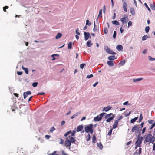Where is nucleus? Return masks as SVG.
<instances>
[{
	"label": "nucleus",
	"mask_w": 155,
	"mask_h": 155,
	"mask_svg": "<svg viewBox=\"0 0 155 155\" xmlns=\"http://www.w3.org/2000/svg\"><path fill=\"white\" fill-rule=\"evenodd\" d=\"M145 141L146 142L153 143L154 142V137L151 134H148L147 135Z\"/></svg>",
	"instance_id": "f257e3e1"
},
{
	"label": "nucleus",
	"mask_w": 155,
	"mask_h": 155,
	"mask_svg": "<svg viewBox=\"0 0 155 155\" xmlns=\"http://www.w3.org/2000/svg\"><path fill=\"white\" fill-rule=\"evenodd\" d=\"M84 129L86 133L90 132L91 134H92L93 132V125L92 124H90L87 125L85 127Z\"/></svg>",
	"instance_id": "f03ea898"
},
{
	"label": "nucleus",
	"mask_w": 155,
	"mask_h": 155,
	"mask_svg": "<svg viewBox=\"0 0 155 155\" xmlns=\"http://www.w3.org/2000/svg\"><path fill=\"white\" fill-rule=\"evenodd\" d=\"M115 117L114 115L112 113L107 114L105 116V118L106 119L107 122H110L114 119Z\"/></svg>",
	"instance_id": "7ed1b4c3"
},
{
	"label": "nucleus",
	"mask_w": 155,
	"mask_h": 155,
	"mask_svg": "<svg viewBox=\"0 0 155 155\" xmlns=\"http://www.w3.org/2000/svg\"><path fill=\"white\" fill-rule=\"evenodd\" d=\"M140 133L137 137L138 139L136 142V146L135 147V149H137L138 147H140L141 146V144L142 141L143 137H141L140 138Z\"/></svg>",
	"instance_id": "20e7f679"
},
{
	"label": "nucleus",
	"mask_w": 155,
	"mask_h": 155,
	"mask_svg": "<svg viewBox=\"0 0 155 155\" xmlns=\"http://www.w3.org/2000/svg\"><path fill=\"white\" fill-rule=\"evenodd\" d=\"M104 49L107 53L115 55L116 54V53L114 52L112 50L110 49L108 46H106L104 48Z\"/></svg>",
	"instance_id": "39448f33"
},
{
	"label": "nucleus",
	"mask_w": 155,
	"mask_h": 155,
	"mask_svg": "<svg viewBox=\"0 0 155 155\" xmlns=\"http://www.w3.org/2000/svg\"><path fill=\"white\" fill-rule=\"evenodd\" d=\"M75 130H73V131H71V130H70L68 131L66 134H65L64 135V136L65 137H67L68 135L70 134H71V137H73L75 136Z\"/></svg>",
	"instance_id": "423d86ee"
},
{
	"label": "nucleus",
	"mask_w": 155,
	"mask_h": 155,
	"mask_svg": "<svg viewBox=\"0 0 155 155\" xmlns=\"http://www.w3.org/2000/svg\"><path fill=\"white\" fill-rule=\"evenodd\" d=\"M123 24L126 23L128 21V17L126 15H124V17L120 19Z\"/></svg>",
	"instance_id": "0eeeda50"
},
{
	"label": "nucleus",
	"mask_w": 155,
	"mask_h": 155,
	"mask_svg": "<svg viewBox=\"0 0 155 155\" xmlns=\"http://www.w3.org/2000/svg\"><path fill=\"white\" fill-rule=\"evenodd\" d=\"M139 127H138V126L136 125H135L132 128L131 131L132 132H135L137 133V132H139Z\"/></svg>",
	"instance_id": "6e6552de"
},
{
	"label": "nucleus",
	"mask_w": 155,
	"mask_h": 155,
	"mask_svg": "<svg viewBox=\"0 0 155 155\" xmlns=\"http://www.w3.org/2000/svg\"><path fill=\"white\" fill-rule=\"evenodd\" d=\"M71 145V141H70L69 139H67L65 142V146L66 147H69V149H70V146Z\"/></svg>",
	"instance_id": "1a4fd4ad"
},
{
	"label": "nucleus",
	"mask_w": 155,
	"mask_h": 155,
	"mask_svg": "<svg viewBox=\"0 0 155 155\" xmlns=\"http://www.w3.org/2000/svg\"><path fill=\"white\" fill-rule=\"evenodd\" d=\"M84 35L85 36V40H87L90 37V35L89 33L88 32H84Z\"/></svg>",
	"instance_id": "9d476101"
},
{
	"label": "nucleus",
	"mask_w": 155,
	"mask_h": 155,
	"mask_svg": "<svg viewBox=\"0 0 155 155\" xmlns=\"http://www.w3.org/2000/svg\"><path fill=\"white\" fill-rule=\"evenodd\" d=\"M83 127L82 125H80L78 126L77 128V131L79 132L81 131L83 129Z\"/></svg>",
	"instance_id": "9b49d317"
},
{
	"label": "nucleus",
	"mask_w": 155,
	"mask_h": 155,
	"mask_svg": "<svg viewBox=\"0 0 155 155\" xmlns=\"http://www.w3.org/2000/svg\"><path fill=\"white\" fill-rule=\"evenodd\" d=\"M118 123V122L117 120H115L114 122L112 128L115 129L117 127Z\"/></svg>",
	"instance_id": "f8f14e48"
},
{
	"label": "nucleus",
	"mask_w": 155,
	"mask_h": 155,
	"mask_svg": "<svg viewBox=\"0 0 155 155\" xmlns=\"http://www.w3.org/2000/svg\"><path fill=\"white\" fill-rule=\"evenodd\" d=\"M68 138L70 140V141H71V143H74L75 140V139L71 136H68Z\"/></svg>",
	"instance_id": "ddd939ff"
},
{
	"label": "nucleus",
	"mask_w": 155,
	"mask_h": 155,
	"mask_svg": "<svg viewBox=\"0 0 155 155\" xmlns=\"http://www.w3.org/2000/svg\"><path fill=\"white\" fill-rule=\"evenodd\" d=\"M101 119H102L101 117H100L99 116H97L94 118V120L95 121H100Z\"/></svg>",
	"instance_id": "4468645a"
},
{
	"label": "nucleus",
	"mask_w": 155,
	"mask_h": 155,
	"mask_svg": "<svg viewBox=\"0 0 155 155\" xmlns=\"http://www.w3.org/2000/svg\"><path fill=\"white\" fill-rule=\"evenodd\" d=\"M111 107H110V106H108L106 107H104L103 109V110L105 112H107L111 109Z\"/></svg>",
	"instance_id": "2eb2a0df"
},
{
	"label": "nucleus",
	"mask_w": 155,
	"mask_h": 155,
	"mask_svg": "<svg viewBox=\"0 0 155 155\" xmlns=\"http://www.w3.org/2000/svg\"><path fill=\"white\" fill-rule=\"evenodd\" d=\"M107 64L110 66H114V62L111 61H108L107 62Z\"/></svg>",
	"instance_id": "dca6fc26"
},
{
	"label": "nucleus",
	"mask_w": 155,
	"mask_h": 155,
	"mask_svg": "<svg viewBox=\"0 0 155 155\" xmlns=\"http://www.w3.org/2000/svg\"><path fill=\"white\" fill-rule=\"evenodd\" d=\"M108 59L110 60H113L116 59V57L114 55L110 56L108 57Z\"/></svg>",
	"instance_id": "f3484780"
},
{
	"label": "nucleus",
	"mask_w": 155,
	"mask_h": 155,
	"mask_svg": "<svg viewBox=\"0 0 155 155\" xmlns=\"http://www.w3.org/2000/svg\"><path fill=\"white\" fill-rule=\"evenodd\" d=\"M117 49L119 50H122L123 49V47L122 45H118L116 47Z\"/></svg>",
	"instance_id": "a211bd4d"
},
{
	"label": "nucleus",
	"mask_w": 155,
	"mask_h": 155,
	"mask_svg": "<svg viewBox=\"0 0 155 155\" xmlns=\"http://www.w3.org/2000/svg\"><path fill=\"white\" fill-rule=\"evenodd\" d=\"M94 28L93 29L94 32H96L98 31V29H97V27H96L95 23V21H94Z\"/></svg>",
	"instance_id": "6ab92c4d"
},
{
	"label": "nucleus",
	"mask_w": 155,
	"mask_h": 155,
	"mask_svg": "<svg viewBox=\"0 0 155 155\" xmlns=\"http://www.w3.org/2000/svg\"><path fill=\"white\" fill-rule=\"evenodd\" d=\"M62 34L61 33H58L55 37V38L56 39H58L61 37L62 36Z\"/></svg>",
	"instance_id": "aec40b11"
},
{
	"label": "nucleus",
	"mask_w": 155,
	"mask_h": 155,
	"mask_svg": "<svg viewBox=\"0 0 155 155\" xmlns=\"http://www.w3.org/2000/svg\"><path fill=\"white\" fill-rule=\"evenodd\" d=\"M127 4L126 2H124L123 8H124V11L125 12L127 11Z\"/></svg>",
	"instance_id": "412c9836"
},
{
	"label": "nucleus",
	"mask_w": 155,
	"mask_h": 155,
	"mask_svg": "<svg viewBox=\"0 0 155 155\" xmlns=\"http://www.w3.org/2000/svg\"><path fill=\"white\" fill-rule=\"evenodd\" d=\"M22 69L25 71V73L26 74H28V69L27 68L24 67L23 66H22Z\"/></svg>",
	"instance_id": "4be33fe9"
},
{
	"label": "nucleus",
	"mask_w": 155,
	"mask_h": 155,
	"mask_svg": "<svg viewBox=\"0 0 155 155\" xmlns=\"http://www.w3.org/2000/svg\"><path fill=\"white\" fill-rule=\"evenodd\" d=\"M86 140L87 141H89L91 139L90 134L89 133L85 137Z\"/></svg>",
	"instance_id": "5701e85b"
},
{
	"label": "nucleus",
	"mask_w": 155,
	"mask_h": 155,
	"mask_svg": "<svg viewBox=\"0 0 155 155\" xmlns=\"http://www.w3.org/2000/svg\"><path fill=\"white\" fill-rule=\"evenodd\" d=\"M150 6L152 10H155V5L154 3L151 4Z\"/></svg>",
	"instance_id": "b1692460"
},
{
	"label": "nucleus",
	"mask_w": 155,
	"mask_h": 155,
	"mask_svg": "<svg viewBox=\"0 0 155 155\" xmlns=\"http://www.w3.org/2000/svg\"><path fill=\"white\" fill-rule=\"evenodd\" d=\"M130 12L132 15H135V10L133 8H130Z\"/></svg>",
	"instance_id": "393cba45"
},
{
	"label": "nucleus",
	"mask_w": 155,
	"mask_h": 155,
	"mask_svg": "<svg viewBox=\"0 0 155 155\" xmlns=\"http://www.w3.org/2000/svg\"><path fill=\"white\" fill-rule=\"evenodd\" d=\"M102 9H100L99 12V14L98 15L97 19L98 18H100L101 16V17H102V16L101 15L102 14Z\"/></svg>",
	"instance_id": "a878e982"
},
{
	"label": "nucleus",
	"mask_w": 155,
	"mask_h": 155,
	"mask_svg": "<svg viewBox=\"0 0 155 155\" xmlns=\"http://www.w3.org/2000/svg\"><path fill=\"white\" fill-rule=\"evenodd\" d=\"M143 78H139L136 79H134L133 80V81L134 82H136L137 81H140L142 80Z\"/></svg>",
	"instance_id": "bb28decb"
},
{
	"label": "nucleus",
	"mask_w": 155,
	"mask_h": 155,
	"mask_svg": "<svg viewBox=\"0 0 155 155\" xmlns=\"http://www.w3.org/2000/svg\"><path fill=\"white\" fill-rule=\"evenodd\" d=\"M80 112H77L76 113V114L73 115H72L71 117V119H73L76 116H78L79 114H80Z\"/></svg>",
	"instance_id": "cd10ccee"
},
{
	"label": "nucleus",
	"mask_w": 155,
	"mask_h": 155,
	"mask_svg": "<svg viewBox=\"0 0 155 155\" xmlns=\"http://www.w3.org/2000/svg\"><path fill=\"white\" fill-rule=\"evenodd\" d=\"M68 48L69 49H72V43L71 42H70L68 43Z\"/></svg>",
	"instance_id": "c85d7f7f"
},
{
	"label": "nucleus",
	"mask_w": 155,
	"mask_h": 155,
	"mask_svg": "<svg viewBox=\"0 0 155 155\" xmlns=\"http://www.w3.org/2000/svg\"><path fill=\"white\" fill-rule=\"evenodd\" d=\"M138 119V117H135L134 118L130 120V123H133L134 122Z\"/></svg>",
	"instance_id": "c756f323"
},
{
	"label": "nucleus",
	"mask_w": 155,
	"mask_h": 155,
	"mask_svg": "<svg viewBox=\"0 0 155 155\" xmlns=\"http://www.w3.org/2000/svg\"><path fill=\"white\" fill-rule=\"evenodd\" d=\"M112 22L113 24L116 25H119V23L117 20L112 21Z\"/></svg>",
	"instance_id": "7c9ffc66"
},
{
	"label": "nucleus",
	"mask_w": 155,
	"mask_h": 155,
	"mask_svg": "<svg viewBox=\"0 0 155 155\" xmlns=\"http://www.w3.org/2000/svg\"><path fill=\"white\" fill-rule=\"evenodd\" d=\"M86 44L87 45L88 47H91L92 45V44L91 43V42L90 41H87Z\"/></svg>",
	"instance_id": "2f4dec72"
},
{
	"label": "nucleus",
	"mask_w": 155,
	"mask_h": 155,
	"mask_svg": "<svg viewBox=\"0 0 155 155\" xmlns=\"http://www.w3.org/2000/svg\"><path fill=\"white\" fill-rule=\"evenodd\" d=\"M96 141V137L94 135L92 137V142L93 143H95V141Z\"/></svg>",
	"instance_id": "473e14b6"
},
{
	"label": "nucleus",
	"mask_w": 155,
	"mask_h": 155,
	"mask_svg": "<svg viewBox=\"0 0 155 155\" xmlns=\"http://www.w3.org/2000/svg\"><path fill=\"white\" fill-rule=\"evenodd\" d=\"M150 30V27L149 26L146 27L145 28V31L146 33H148Z\"/></svg>",
	"instance_id": "72a5a7b5"
},
{
	"label": "nucleus",
	"mask_w": 155,
	"mask_h": 155,
	"mask_svg": "<svg viewBox=\"0 0 155 155\" xmlns=\"http://www.w3.org/2000/svg\"><path fill=\"white\" fill-rule=\"evenodd\" d=\"M97 146L100 148V149H102L103 148V146L101 143H97Z\"/></svg>",
	"instance_id": "f704fd0d"
},
{
	"label": "nucleus",
	"mask_w": 155,
	"mask_h": 155,
	"mask_svg": "<svg viewBox=\"0 0 155 155\" xmlns=\"http://www.w3.org/2000/svg\"><path fill=\"white\" fill-rule=\"evenodd\" d=\"M143 118V117L142 116V114L141 113L140 114V117H139V122H140L142 120Z\"/></svg>",
	"instance_id": "c9c22d12"
},
{
	"label": "nucleus",
	"mask_w": 155,
	"mask_h": 155,
	"mask_svg": "<svg viewBox=\"0 0 155 155\" xmlns=\"http://www.w3.org/2000/svg\"><path fill=\"white\" fill-rule=\"evenodd\" d=\"M125 63V61L124 60H123L122 61H120V63L119 64L121 65H124Z\"/></svg>",
	"instance_id": "e433bc0d"
},
{
	"label": "nucleus",
	"mask_w": 155,
	"mask_h": 155,
	"mask_svg": "<svg viewBox=\"0 0 155 155\" xmlns=\"http://www.w3.org/2000/svg\"><path fill=\"white\" fill-rule=\"evenodd\" d=\"M55 130V128L54 127H51L50 130V132L52 133V132L54 131Z\"/></svg>",
	"instance_id": "4c0bfd02"
},
{
	"label": "nucleus",
	"mask_w": 155,
	"mask_h": 155,
	"mask_svg": "<svg viewBox=\"0 0 155 155\" xmlns=\"http://www.w3.org/2000/svg\"><path fill=\"white\" fill-rule=\"evenodd\" d=\"M104 32L105 34H107L108 33V30L107 28L104 27Z\"/></svg>",
	"instance_id": "58836bf2"
},
{
	"label": "nucleus",
	"mask_w": 155,
	"mask_h": 155,
	"mask_svg": "<svg viewBox=\"0 0 155 155\" xmlns=\"http://www.w3.org/2000/svg\"><path fill=\"white\" fill-rule=\"evenodd\" d=\"M144 5L148 9V10L150 12L151 11V10H150V9L149 8V7L147 5V4L146 3H145L144 4Z\"/></svg>",
	"instance_id": "ea45409f"
},
{
	"label": "nucleus",
	"mask_w": 155,
	"mask_h": 155,
	"mask_svg": "<svg viewBox=\"0 0 155 155\" xmlns=\"http://www.w3.org/2000/svg\"><path fill=\"white\" fill-rule=\"evenodd\" d=\"M113 128H111L110 129V130L108 132V135L109 136L111 135L112 133Z\"/></svg>",
	"instance_id": "a19ab883"
},
{
	"label": "nucleus",
	"mask_w": 155,
	"mask_h": 155,
	"mask_svg": "<svg viewBox=\"0 0 155 155\" xmlns=\"http://www.w3.org/2000/svg\"><path fill=\"white\" fill-rule=\"evenodd\" d=\"M38 84V82H34L32 84V85L33 87H36L37 86Z\"/></svg>",
	"instance_id": "79ce46f5"
},
{
	"label": "nucleus",
	"mask_w": 155,
	"mask_h": 155,
	"mask_svg": "<svg viewBox=\"0 0 155 155\" xmlns=\"http://www.w3.org/2000/svg\"><path fill=\"white\" fill-rule=\"evenodd\" d=\"M28 95L25 92L23 93V96H24V98L25 99L28 96Z\"/></svg>",
	"instance_id": "37998d69"
},
{
	"label": "nucleus",
	"mask_w": 155,
	"mask_h": 155,
	"mask_svg": "<svg viewBox=\"0 0 155 155\" xmlns=\"http://www.w3.org/2000/svg\"><path fill=\"white\" fill-rule=\"evenodd\" d=\"M148 38V37H147V35H144L142 38V40L143 41L145 40Z\"/></svg>",
	"instance_id": "c03bdc74"
},
{
	"label": "nucleus",
	"mask_w": 155,
	"mask_h": 155,
	"mask_svg": "<svg viewBox=\"0 0 155 155\" xmlns=\"http://www.w3.org/2000/svg\"><path fill=\"white\" fill-rule=\"evenodd\" d=\"M91 25V23L89 22V20H87L86 22V25Z\"/></svg>",
	"instance_id": "a18cd8bd"
},
{
	"label": "nucleus",
	"mask_w": 155,
	"mask_h": 155,
	"mask_svg": "<svg viewBox=\"0 0 155 155\" xmlns=\"http://www.w3.org/2000/svg\"><path fill=\"white\" fill-rule=\"evenodd\" d=\"M116 32L115 31H114V34L113 35V38L114 39H115L116 38Z\"/></svg>",
	"instance_id": "49530a36"
},
{
	"label": "nucleus",
	"mask_w": 155,
	"mask_h": 155,
	"mask_svg": "<svg viewBox=\"0 0 155 155\" xmlns=\"http://www.w3.org/2000/svg\"><path fill=\"white\" fill-rule=\"evenodd\" d=\"M85 65V64H80V68L81 69H83V68L84 67Z\"/></svg>",
	"instance_id": "de8ad7c7"
},
{
	"label": "nucleus",
	"mask_w": 155,
	"mask_h": 155,
	"mask_svg": "<svg viewBox=\"0 0 155 155\" xmlns=\"http://www.w3.org/2000/svg\"><path fill=\"white\" fill-rule=\"evenodd\" d=\"M8 6H6L4 7H3V11L5 12H6V9H8Z\"/></svg>",
	"instance_id": "09e8293b"
},
{
	"label": "nucleus",
	"mask_w": 155,
	"mask_h": 155,
	"mask_svg": "<svg viewBox=\"0 0 155 155\" xmlns=\"http://www.w3.org/2000/svg\"><path fill=\"white\" fill-rule=\"evenodd\" d=\"M93 77V75L92 74H91L90 75H88L87 76V78H92Z\"/></svg>",
	"instance_id": "8fccbe9b"
},
{
	"label": "nucleus",
	"mask_w": 155,
	"mask_h": 155,
	"mask_svg": "<svg viewBox=\"0 0 155 155\" xmlns=\"http://www.w3.org/2000/svg\"><path fill=\"white\" fill-rule=\"evenodd\" d=\"M132 25V22L131 21H130L128 22V28H129V26H131Z\"/></svg>",
	"instance_id": "3c124183"
},
{
	"label": "nucleus",
	"mask_w": 155,
	"mask_h": 155,
	"mask_svg": "<svg viewBox=\"0 0 155 155\" xmlns=\"http://www.w3.org/2000/svg\"><path fill=\"white\" fill-rule=\"evenodd\" d=\"M154 120H153L150 119L148 120V122L150 124H152Z\"/></svg>",
	"instance_id": "603ef678"
},
{
	"label": "nucleus",
	"mask_w": 155,
	"mask_h": 155,
	"mask_svg": "<svg viewBox=\"0 0 155 155\" xmlns=\"http://www.w3.org/2000/svg\"><path fill=\"white\" fill-rule=\"evenodd\" d=\"M64 143V140L62 138L60 139V141L59 142V144H62Z\"/></svg>",
	"instance_id": "864d4df0"
},
{
	"label": "nucleus",
	"mask_w": 155,
	"mask_h": 155,
	"mask_svg": "<svg viewBox=\"0 0 155 155\" xmlns=\"http://www.w3.org/2000/svg\"><path fill=\"white\" fill-rule=\"evenodd\" d=\"M149 59L150 61H153V60H155V58H152L150 56H149Z\"/></svg>",
	"instance_id": "5fc2aeb1"
},
{
	"label": "nucleus",
	"mask_w": 155,
	"mask_h": 155,
	"mask_svg": "<svg viewBox=\"0 0 155 155\" xmlns=\"http://www.w3.org/2000/svg\"><path fill=\"white\" fill-rule=\"evenodd\" d=\"M56 153V151H54V152H53L52 153H51L50 154H49L48 153V155H54L55 154V153Z\"/></svg>",
	"instance_id": "6e6d98bb"
},
{
	"label": "nucleus",
	"mask_w": 155,
	"mask_h": 155,
	"mask_svg": "<svg viewBox=\"0 0 155 155\" xmlns=\"http://www.w3.org/2000/svg\"><path fill=\"white\" fill-rule=\"evenodd\" d=\"M142 149L141 148H140L139 149L138 153L139 155H140L141 153Z\"/></svg>",
	"instance_id": "4d7b16f0"
},
{
	"label": "nucleus",
	"mask_w": 155,
	"mask_h": 155,
	"mask_svg": "<svg viewBox=\"0 0 155 155\" xmlns=\"http://www.w3.org/2000/svg\"><path fill=\"white\" fill-rule=\"evenodd\" d=\"M106 114L105 113H102L100 114V117H101V119L102 118V117L105 114Z\"/></svg>",
	"instance_id": "13d9d810"
},
{
	"label": "nucleus",
	"mask_w": 155,
	"mask_h": 155,
	"mask_svg": "<svg viewBox=\"0 0 155 155\" xmlns=\"http://www.w3.org/2000/svg\"><path fill=\"white\" fill-rule=\"evenodd\" d=\"M76 33L78 35H80V34L79 32V30L78 29H77L76 30Z\"/></svg>",
	"instance_id": "bf43d9fd"
},
{
	"label": "nucleus",
	"mask_w": 155,
	"mask_h": 155,
	"mask_svg": "<svg viewBox=\"0 0 155 155\" xmlns=\"http://www.w3.org/2000/svg\"><path fill=\"white\" fill-rule=\"evenodd\" d=\"M155 126V122L152 124L150 127V129H152Z\"/></svg>",
	"instance_id": "052dcab7"
},
{
	"label": "nucleus",
	"mask_w": 155,
	"mask_h": 155,
	"mask_svg": "<svg viewBox=\"0 0 155 155\" xmlns=\"http://www.w3.org/2000/svg\"><path fill=\"white\" fill-rule=\"evenodd\" d=\"M123 118V117L122 116H120L119 118L117 120H117L118 122L121 119H122Z\"/></svg>",
	"instance_id": "680f3d73"
},
{
	"label": "nucleus",
	"mask_w": 155,
	"mask_h": 155,
	"mask_svg": "<svg viewBox=\"0 0 155 155\" xmlns=\"http://www.w3.org/2000/svg\"><path fill=\"white\" fill-rule=\"evenodd\" d=\"M17 74L19 75H21L22 74V72L17 71Z\"/></svg>",
	"instance_id": "e2e57ef3"
},
{
	"label": "nucleus",
	"mask_w": 155,
	"mask_h": 155,
	"mask_svg": "<svg viewBox=\"0 0 155 155\" xmlns=\"http://www.w3.org/2000/svg\"><path fill=\"white\" fill-rule=\"evenodd\" d=\"M98 84V82H96L94 84H93V86L94 87H96L97 85Z\"/></svg>",
	"instance_id": "0e129e2a"
},
{
	"label": "nucleus",
	"mask_w": 155,
	"mask_h": 155,
	"mask_svg": "<svg viewBox=\"0 0 155 155\" xmlns=\"http://www.w3.org/2000/svg\"><path fill=\"white\" fill-rule=\"evenodd\" d=\"M146 127H144L143 128L142 130V133L143 134H144V132H145V130H146Z\"/></svg>",
	"instance_id": "69168bd1"
},
{
	"label": "nucleus",
	"mask_w": 155,
	"mask_h": 155,
	"mask_svg": "<svg viewBox=\"0 0 155 155\" xmlns=\"http://www.w3.org/2000/svg\"><path fill=\"white\" fill-rule=\"evenodd\" d=\"M51 137L50 136L48 135H46L45 136V137L47 139H49Z\"/></svg>",
	"instance_id": "338daca9"
},
{
	"label": "nucleus",
	"mask_w": 155,
	"mask_h": 155,
	"mask_svg": "<svg viewBox=\"0 0 155 155\" xmlns=\"http://www.w3.org/2000/svg\"><path fill=\"white\" fill-rule=\"evenodd\" d=\"M25 93H27L28 95H30L31 94V93L30 91H28L27 92H25Z\"/></svg>",
	"instance_id": "774afa93"
}]
</instances>
